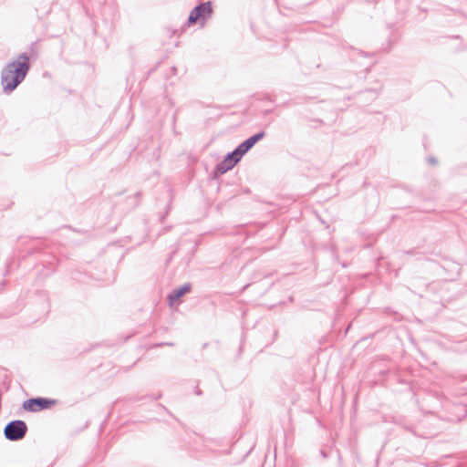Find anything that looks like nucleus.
<instances>
[{"label": "nucleus", "instance_id": "1", "mask_svg": "<svg viewBox=\"0 0 467 467\" xmlns=\"http://www.w3.org/2000/svg\"><path fill=\"white\" fill-rule=\"evenodd\" d=\"M447 285L446 282H431L426 285L423 294H420V297L424 298L421 306L425 312V318H433L445 306L444 303L448 299Z\"/></svg>", "mask_w": 467, "mask_h": 467}, {"label": "nucleus", "instance_id": "2", "mask_svg": "<svg viewBox=\"0 0 467 467\" xmlns=\"http://www.w3.org/2000/svg\"><path fill=\"white\" fill-rule=\"evenodd\" d=\"M29 69V58L19 55L16 61L6 65L2 73V86L5 91H12L23 81Z\"/></svg>", "mask_w": 467, "mask_h": 467}, {"label": "nucleus", "instance_id": "3", "mask_svg": "<svg viewBox=\"0 0 467 467\" xmlns=\"http://www.w3.org/2000/svg\"><path fill=\"white\" fill-rule=\"evenodd\" d=\"M265 136L264 132L255 134L245 141H244L238 148L228 154L227 157L218 166V171L221 173H224L228 170L232 169L242 158V156L248 151L259 140Z\"/></svg>", "mask_w": 467, "mask_h": 467}, {"label": "nucleus", "instance_id": "4", "mask_svg": "<svg viewBox=\"0 0 467 467\" xmlns=\"http://www.w3.org/2000/svg\"><path fill=\"white\" fill-rule=\"evenodd\" d=\"M213 12L212 5L210 2L201 4L192 9L189 15L188 22L190 25L205 24L206 20L211 16Z\"/></svg>", "mask_w": 467, "mask_h": 467}, {"label": "nucleus", "instance_id": "5", "mask_svg": "<svg viewBox=\"0 0 467 467\" xmlns=\"http://www.w3.org/2000/svg\"><path fill=\"white\" fill-rule=\"evenodd\" d=\"M56 404V400L47 398L29 399L23 402V409L26 411L37 412L49 409Z\"/></svg>", "mask_w": 467, "mask_h": 467}, {"label": "nucleus", "instance_id": "6", "mask_svg": "<svg viewBox=\"0 0 467 467\" xmlns=\"http://www.w3.org/2000/svg\"><path fill=\"white\" fill-rule=\"evenodd\" d=\"M27 427L22 420H14L8 423L5 428V435L10 441H16L22 439Z\"/></svg>", "mask_w": 467, "mask_h": 467}, {"label": "nucleus", "instance_id": "7", "mask_svg": "<svg viewBox=\"0 0 467 467\" xmlns=\"http://www.w3.org/2000/svg\"><path fill=\"white\" fill-rule=\"evenodd\" d=\"M190 285H184L169 296V305L172 306L183 295L190 292Z\"/></svg>", "mask_w": 467, "mask_h": 467}, {"label": "nucleus", "instance_id": "8", "mask_svg": "<svg viewBox=\"0 0 467 467\" xmlns=\"http://www.w3.org/2000/svg\"><path fill=\"white\" fill-rule=\"evenodd\" d=\"M427 161H428V162H429L430 164H431V165H434V164H436V163H437V161H436V159H435L434 157H429V158L427 159Z\"/></svg>", "mask_w": 467, "mask_h": 467}]
</instances>
